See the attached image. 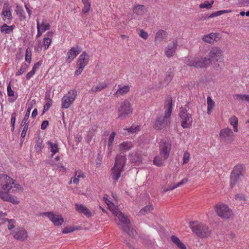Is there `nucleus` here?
<instances>
[{
    "label": "nucleus",
    "instance_id": "nucleus-60",
    "mask_svg": "<svg viewBox=\"0 0 249 249\" xmlns=\"http://www.w3.org/2000/svg\"><path fill=\"white\" fill-rule=\"evenodd\" d=\"M49 124V122L47 120L43 121L41 124V128L44 130L46 128Z\"/></svg>",
    "mask_w": 249,
    "mask_h": 249
},
{
    "label": "nucleus",
    "instance_id": "nucleus-35",
    "mask_svg": "<svg viewBox=\"0 0 249 249\" xmlns=\"http://www.w3.org/2000/svg\"><path fill=\"white\" fill-rule=\"evenodd\" d=\"M174 73L171 71H168L166 72L165 78L164 80V83L166 85L168 84L172 80L173 77H174Z\"/></svg>",
    "mask_w": 249,
    "mask_h": 249
},
{
    "label": "nucleus",
    "instance_id": "nucleus-16",
    "mask_svg": "<svg viewBox=\"0 0 249 249\" xmlns=\"http://www.w3.org/2000/svg\"><path fill=\"white\" fill-rule=\"evenodd\" d=\"M1 16L4 21L7 22V23H9L8 21H9V23L10 22L11 20H12L13 18V17L9 7L8 6H3L2 10Z\"/></svg>",
    "mask_w": 249,
    "mask_h": 249
},
{
    "label": "nucleus",
    "instance_id": "nucleus-9",
    "mask_svg": "<svg viewBox=\"0 0 249 249\" xmlns=\"http://www.w3.org/2000/svg\"><path fill=\"white\" fill-rule=\"evenodd\" d=\"M77 96V91L72 90L69 92L62 98V108H68L72 104Z\"/></svg>",
    "mask_w": 249,
    "mask_h": 249
},
{
    "label": "nucleus",
    "instance_id": "nucleus-29",
    "mask_svg": "<svg viewBox=\"0 0 249 249\" xmlns=\"http://www.w3.org/2000/svg\"><path fill=\"white\" fill-rule=\"evenodd\" d=\"M15 11L20 20H24L26 19L25 12L21 6L17 5L16 6Z\"/></svg>",
    "mask_w": 249,
    "mask_h": 249
},
{
    "label": "nucleus",
    "instance_id": "nucleus-27",
    "mask_svg": "<svg viewBox=\"0 0 249 249\" xmlns=\"http://www.w3.org/2000/svg\"><path fill=\"white\" fill-rule=\"evenodd\" d=\"M130 89L128 86H124L119 88V89L116 91L114 95L118 97L119 96L123 95L127 93Z\"/></svg>",
    "mask_w": 249,
    "mask_h": 249
},
{
    "label": "nucleus",
    "instance_id": "nucleus-44",
    "mask_svg": "<svg viewBox=\"0 0 249 249\" xmlns=\"http://www.w3.org/2000/svg\"><path fill=\"white\" fill-rule=\"evenodd\" d=\"M40 28L41 29L42 32H44L50 29V25L48 23L45 24V21H43L42 23L40 24Z\"/></svg>",
    "mask_w": 249,
    "mask_h": 249
},
{
    "label": "nucleus",
    "instance_id": "nucleus-31",
    "mask_svg": "<svg viewBox=\"0 0 249 249\" xmlns=\"http://www.w3.org/2000/svg\"><path fill=\"white\" fill-rule=\"evenodd\" d=\"M48 145L50 146L51 151L52 152V156H53L55 153L58 152L59 148L58 147V144L56 143H53L51 141H48Z\"/></svg>",
    "mask_w": 249,
    "mask_h": 249
},
{
    "label": "nucleus",
    "instance_id": "nucleus-48",
    "mask_svg": "<svg viewBox=\"0 0 249 249\" xmlns=\"http://www.w3.org/2000/svg\"><path fill=\"white\" fill-rule=\"evenodd\" d=\"M5 220H7V222H8V229L9 230H11L15 228L14 223L15 220L14 219H6Z\"/></svg>",
    "mask_w": 249,
    "mask_h": 249
},
{
    "label": "nucleus",
    "instance_id": "nucleus-14",
    "mask_svg": "<svg viewBox=\"0 0 249 249\" xmlns=\"http://www.w3.org/2000/svg\"><path fill=\"white\" fill-rule=\"evenodd\" d=\"M11 234L15 239L21 241H25L28 237L27 232L22 228L16 229L11 232Z\"/></svg>",
    "mask_w": 249,
    "mask_h": 249
},
{
    "label": "nucleus",
    "instance_id": "nucleus-26",
    "mask_svg": "<svg viewBox=\"0 0 249 249\" xmlns=\"http://www.w3.org/2000/svg\"><path fill=\"white\" fill-rule=\"evenodd\" d=\"M45 100L46 101V103L44 106L43 113H45L46 111L49 109L53 103V101L50 98V95L49 93L46 92Z\"/></svg>",
    "mask_w": 249,
    "mask_h": 249
},
{
    "label": "nucleus",
    "instance_id": "nucleus-43",
    "mask_svg": "<svg viewBox=\"0 0 249 249\" xmlns=\"http://www.w3.org/2000/svg\"><path fill=\"white\" fill-rule=\"evenodd\" d=\"M116 135V133L114 132H112L108 138L107 146L108 148L112 146V143L114 140L115 136Z\"/></svg>",
    "mask_w": 249,
    "mask_h": 249
},
{
    "label": "nucleus",
    "instance_id": "nucleus-17",
    "mask_svg": "<svg viewBox=\"0 0 249 249\" xmlns=\"http://www.w3.org/2000/svg\"><path fill=\"white\" fill-rule=\"evenodd\" d=\"M89 61V55L86 52H84L80 55L78 58L77 66H80L85 68V67L88 64Z\"/></svg>",
    "mask_w": 249,
    "mask_h": 249
},
{
    "label": "nucleus",
    "instance_id": "nucleus-25",
    "mask_svg": "<svg viewBox=\"0 0 249 249\" xmlns=\"http://www.w3.org/2000/svg\"><path fill=\"white\" fill-rule=\"evenodd\" d=\"M15 28V25H14L8 26L7 24L4 23L1 27L0 31L3 34H10L13 32Z\"/></svg>",
    "mask_w": 249,
    "mask_h": 249
},
{
    "label": "nucleus",
    "instance_id": "nucleus-6",
    "mask_svg": "<svg viewBox=\"0 0 249 249\" xmlns=\"http://www.w3.org/2000/svg\"><path fill=\"white\" fill-rule=\"evenodd\" d=\"M187 66L194 67L196 68H205L210 64V61L208 58L204 57H192L188 58L185 62Z\"/></svg>",
    "mask_w": 249,
    "mask_h": 249
},
{
    "label": "nucleus",
    "instance_id": "nucleus-20",
    "mask_svg": "<svg viewBox=\"0 0 249 249\" xmlns=\"http://www.w3.org/2000/svg\"><path fill=\"white\" fill-rule=\"evenodd\" d=\"M80 52L78 50V46L72 47L67 53L68 59L67 60L68 63H70Z\"/></svg>",
    "mask_w": 249,
    "mask_h": 249
},
{
    "label": "nucleus",
    "instance_id": "nucleus-22",
    "mask_svg": "<svg viewBox=\"0 0 249 249\" xmlns=\"http://www.w3.org/2000/svg\"><path fill=\"white\" fill-rule=\"evenodd\" d=\"M177 45V42L174 41L171 44L169 45L166 47L165 52V54L167 57H170L174 55Z\"/></svg>",
    "mask_w": 249,
    "mask_h": 249
},
{
    "label": "nucleus",
    "instance_id": "nucleus-46",
    "mask_svg": "<svg viewBox=\"0 0 249 249\" xmlns=\"http://www.w3.org/2000/svg\"><path fill=\"white\" fill-rule=\"evenodd\" d=\"M51 43V39L49 37H45L43 41V44L44 46L45 49L47 50Z\"/></svg>",
    "mask_w": 249,
    "mask_h": 249
},
{
    "label": "nucleus",
    "instance_id": "nucleus-61",
    "mask_svg": "<svg viewBox=\"0 0 249 249\" xmlns=\"http://www.w3.org/2000/svg\"><path fill=\"white\" fill-rule=\"evenodd\" d=\"M42 141L41 140L38 139L37 141V147H36V149L37 150H41L42 149Z\"/></svg>",
    "mask_w": 249,
    "mask_h": 249
},
{
    "label": "nucleus",
    "instance_id": "nucleus-15",
    "mask_svg": "<svg viewBox=\"0 0 249 249\" xmlns=\"http://www.w3.org/2000/svg\"><path fill=\"white\" fill-rule=\"evenodd\" d=\"M126 161V155L124 153L117 154L115 158V162L114 165L119 166L124 169Z\"/></svg>",
    "mask_w": 249,
    "mask_h": 249
},
{
    "label": "nucleus",
    "instance_id": "nucleus-54",
    "mask_svg": "<svg viewBox=\"0 0 249 249\" xmlns=\"http://www.w3.org/2000/svg\"><path fill=\"white\" fill-rule=\"evenodd\" d=\"M139 129V126H135L134 127H133V126H131L128 129H124V130H127L128 133H133L135 132L136 131V130Z\"/></svg>",
    "mask_w": 249,
    "mask_h": 249
},
{
    "label": "nucleus",
    "instance_id": "nucleus-38",
    "mask_svg": "<svg viewBox=\"0 0 249 249\" xmlns=\"http://www.w3.org/2000/svg\"><path fill=\"white\" fill-rule=\"evenodd\" d=\"M82 2L84 5V7L83 8L82 12L84 13H87L89 11L90 7V3L89 0H82Z\"/></svg>",
    "mask_w": 249,
    "mask_h": 249
},
{
    "label": "nucleus",
    "instance_id": "nucleus-57",
    "mask_svg": "<svg viewBox=\"0 0 249 249\" xmlns=\"http://www.w3.org/2000/svg\"><path fill=\"white\" fill-rule=\"evenodd\" d=\"M171 241L174 243H175L176 245H177L178 243L180 241L178 237H177V236H175V235H172L171 237Z\"/></svg>",
    "mask_w": 249,
    "mask_h": 249
},
{
    "label": "nucleus",
    "instance_id": "nucleus-1",
    "mask_svg": "<svg viewBox=\"0 0 249 249\" xmlns=\"http://www.w3.org/2000/svg\"><path fill=\"white\" fill-rule=\"evenodd\" d=\"M0 179L2 189L0 190V198L4 201L18 204L19 202L17 197L11 194L14 193V190L11 191L13 188L12 185L14 184V180L5 174L1 175Z\"/></svg>",
    "mask_w": 249,
    "mask_h": 249
},
{
    "label": "nucleus",
    "instance_id": "nucleus-30",
    "mask_svg": "<svg viewBox=\"0 0 249 249\" xmlns=\"http://www.w3.org/2000/svg\"><path fill=\"white\" fill-rule=\"evenodd\" d=\"M133 11L138 15H142L145 11V7L143 5H137L134 7Z\"/></svg>",
    "mask_w": 249,
    "mask_h": 249
},
{
    "label": "nucleus",
    "instance_id": "nucleus-33",
    "mask_svg": "<svg viewBox=\"0 0 249 249\" xmlns=\"http://www.w3.org/2000/svg\"><path fill=\"white\" fill-rule=\"evenodd\" d=\"M229 121L230 123V124L233 126V130L234 132H237L238 131V128H237V125L238 123V120L237 118L235 116H231L230 119Z\"/></svg>",
    "mask_w": 249,
    "mask_h": 249
},
{
    "label": "nucleus",
    "instance_id": "nucleus-34",
    "mask_svg": "<svg viewBox=\"0 0 249 249\" xmlns=\"http://www.w3.org/2000/svg\"><path fill=\"white\" fill-rule=\"evenodd\" d=\"M97 129L96 125L92 126L89 130L87 135V140L89 142L94 135V133Z\"/></svg>",
    "mask_w": 249,
    "mask_h": 249
},
{
    "label": "nucleus",
    "instance_id": "nucleus-40",
    "mask_svg": "<svg viewBox=\"0 0 249 249\" xmlns=\"http://www.w3.org/2000/svg\"><path fill=\"white\" fill-rule=\"evenodd\" d=\"M153 163L156 166H161L163 164V160L162 158L156 156L153 160Z\"/></svg>",
    "mask_w": 249,
    "mask_h": 249
},
{
    "label": "nucleus",
    "instance_id": "nucleus-5",
    "mask_svg": "<svg viewBox=\"0 0 249 249\" xmlns=\"http://www.w3.org/2000/svg\"><path fill=\"white\" fill-rule=\"evenodd\" d=\"M188 104L187 103L184 107H182L179 108L181 125L184 128H189L193 122L191 114L187 110V108H189Z\"/></svg>",
    "mask_w": 249,
    "mask_h": 249
},
{
    "label": "nucleus",
    "instance_id": "nucleus-52",
    "mask_svg": "<svg viewBox=\"0 0 249 249\" xmlns=\"http://www.w3.org/2000/svg\"><path fill=\"white\" fill-rule=\"evenodd\" d=\"M74 231V229L72 227H66L62 230V233L64 234L68 233Z\"/></svg>",
    "mask_w": 249,
    "mask_h": 249
},
{
    "label": "nucleus",
    "instance_id": "nucleus-47",
    "mask_svg": "<svg viewBox=\"0 0 249 249\" xmlns=\"http://www.w3.org/2000/svg\"><path fill=\"white\" fill-rule=\"evenodd\" d=\"M200 8H206L210 9L212 8V5L209 4V1H205L204 3H201L199 6Z\"/></svg>",
    "mask_w": 249,
    "mask_h": 249
},
{
    "label": "nucleus",
    "instance_id": "nucleus-37",
    "mask_svg": "<svg viewBox=\"0 0 249 249\" xmlns=\"http://www.w3.org/2000/svg\"><path fill=\"white\" fill-rule=\"evenodd\" d=\"M132 146L130 142H124L119 145L120 148L123 150H129Z\"/></svg>",
    "mask_w": 249,
    "mask_h": 249
},
{
    "label": "nucleus",
    "instance_id": "nucleus-24",
    "mask_svg": "<svg viewBox=\"0 0 249 249\" xmlns=\"http://www.w3.org/2000/svg\"><path fill=\"white\" fill-rule=\"evenodd\" d=\"M122 229L132 238H135L137 235V231L131 228V224L124 225L122 227Z\"/></svg>",
    "mask_w": 249,
    "mask_h": 249
},
{
    "label": "nucleus",
    "instance_id": "nucleus-41",
    "mask_svg": "<svg viewBox=\"0 0 249 249\" xmlns=\"http://www.w3.org/2000/svg\"><path fill=\"white\" fill-rule=\"evenodd\" d=\"M32 108V107L31 106H29L28 107L27 111L26 112V114L24 117L23 119L21 121L22 124H23V123H24V124H25V123H26V122H29L28 121V119H29V118L30 116V111H31Z\"/></svg>",
    "mask_w": 249,
    "mask_h": 249
},
{
    "label": "nucleus",
    "instance_id": "nucleus-55",
    "mask_svg": "<svg viewBox=\"0 0 249 249\" xmlns=\"http://www.w3.org/2000/svg\"><path fill=\"white\" fill-rule=\"evenodd\" d=\"M37 34L36 35V37H39L41 36L42 32L41 29L40 28V23L38 20L37 21Z\"/></svg>",
    "mask_w": 249,
    "mask_h": 249
},
{
    "label": "nucleus",
    "instance_id": "nucleus-21",
    "mask_svg": "<svg viewBox=\"0 0 249 249\" xmlns=\"http://www.w3.org/2000/svg\"><path fill=\"white\" fill-rule=\"evenodd\" d=\"M75 207L76 210L81 213H83L88 217H90L91 216V213L89 211V210L83 205L81 204L75 203Z\"/></svg>",
    "mask_w": 249,
    "mask_h": 249
},
{
    "label": "nucleus",
    "instance_id": "nucleus-3",
    "mask_svg": "<svg viewBox=\"0 0 249 249\" xmlns=\"http://www.w3.org/2000/svg\"><path fill=\"white\" fill-rule=\"evenodd\" d=\"M193 231L200 238L207 237L210 236L211 231L208 226L197 221H190L189 223Z\"/></svg>",
    "mask_w": 249,
    "mask_h": 249
},
{
    "label": "nucleus",
    "instance_id": "nucleus-51",
    "mask_svg": "<svg viewBox=\"0 0 249 249\" xmlns=\"http://www.w3.org/2000/svg\"><path fill=\"white\" fill-rule=\"evenodd\" d=\"M7 89L8 96L9 97L13 96L14 95V92L11 89L10 83H9L8 86H7Z\"/></svg>",
    "mask_w": 249,
    "mask_h": 249
},
{
    "label": "nucleus",
    "instance_id": "nucleus-10",
    "mask_svg": "<svg viewBox=\"0 0 249 249\" xmlns=\"http://www.w3.org/2000/svg\"><path fill=\"white\" fill-rule=\"evenodd\" d=\"M219 138L221 142L231 143L234 140V135L231 129L227 127L220 130Z\"/></svg>",
    "mask_w": 249,
    "mask_h": 249
},
{
    "label": "nucleus",
    "instance_id": "nucleus-59",
    "mask_svg": "<svg viewBox=\"0 0 249 249\" xmlns=\"http://www.w3.org/2000/svg\"><path fill=\"white\" fill-rule=\"evenodd\" d=\"M29 122H26L25 124H22V122L20 123V125L24 126L23 130L27 131L29 128Z\"/></svg>",
    "mask_w": 249,
    "mask_h": 249
},
{
    "label": "nucleus",
    "instance_id": "nucleus-11",
    "mask_svg": "<svg viewBox=\"0 0 249 249\" xmlns=\"http://www.w3.org/2000/svg\"><path fill=\"white\" fill-rule=\"evenodd\" d=\"M215 209L218 215L222 218H229L231 215V211L226 205H216Z\"/></svg>",
    "mask_w": 249,
    "mask_h": 249
},
{
    "label": "nucleus",
    "instance_id": "nucleus-18",
    "mask_svg": "<svg viewBox=\"0 0 249 249\" xmlns=\"http://www.w3.org/2000/svg\"><path fill=\"white\" fill-rule=\"evenodd\" d=\"M168 34L167 32L163 30H159L156 34L155 36V44H158L162 40L167 39Z\"/></svg>",
    "mask_w": 249,
    "mask_h": 249
},
{
    "label": "nucleus",
    "instance_id": "nucleus-4",
    "mask_svg": "<svg viewBox=\"0 0 249 249\" xmlns=\"http://www.w3.org/2000/svg\"><path fill=\"white\" fill-rule=\"evenodd\" d=\"M245 173V167L243 164H237L234 167L230 176V186L232 188L238 182Z\"/></svg>",
    "mask_w": 249,
    "mask_h": 249
},
{
    "label": "nucleus",
    "instance_id": "nucleus-58",
    "mask_svg": "<svg viewBox=\"0 0 249 249\" xmlns=\"http://www.w3.org/2000/svg\"><path fill=\"white\" fill-rule=\"evenodd\" d=\"M16 115L17 114H16V112H13L12 114V117H11V125H15Z\"/></svg>",
    "mask_w": 249,
    "mask_h": 249
},
{
    "label": "nucleus",
    "instance_id": "nucleus-7",
    "mask_svg": "<svg viewBox=\"0 0 249 249\" xmlns=\"http://www.w3.org/2000/svg\"><path fill=\"white\" fill-rule=\"evenodd\" d=\"M132 110L130 102L127 100H124L118 108V118L121 119L126 118L132 113Z\"/></svg>",
    "mask_w": 249,
    "mask_h": 249
},
{
    "label": "nucleus",
    "instance_id": "nucleus-42",
    "mask_svg": "<svg viewBox=\"0 0 249 249\" xmlns=\"http://www.w3.org/2000/svg\"><path fill=\"white\" fill-rule=\"evenodd\" d=\"M234 98L236 99H239L243 101H246L249 102V95L236 94L234 96Z\"/></svg>",
    "mask_w": 249,
    "mask_h": 249
},
{
    "label": "nucleus",
    "instance_id": "nucleus-12",
    "mask_svg": "<svg viewBox=\"0 0 249 249\" xmlns=\"http://www.w3.org/2000/svg\"><path fill=\"white\" fill-rule=\"evenodd\" d=\"M41 215L48 217L55 226H61L64 222L61 215L54 214L53 212H45Z\"/></svg>",
    "mask_w": 249,
    "mask_h": 249
},
{
    "label": "nucleus",
    "instance_id": "nucleus-2",
    "mask_svg": "<svg viewBox=\"0 0 249 249\" xmlns=\"http://www.w3.org/2000/svg\"><path fill=\"white\" fill-rule=\"evenodd\" d=\"M164 107L166 108L164 116L158 118L154 124V127L156 129H162L170 124V116L172 111V98L171 96L166 97Z\"/></svg>",
    "mask_w": 249,
    "mask_h": 249
},
{
    "label": "nucleus",
    "instance_id": "nucleus-45",
    "mask_svg": "<svg viewBox=\"0 0 249 249\" xmlns=\"http://www.w3.org/2000/svg\"><path fill=\"white\" fill-rule=\"evenodd\" d=\"M31 52L27 48L26 50V55H25V60L28 63H30L31 60Z\"/></svg>",
    "mask_w": 249,
    "mask_h": 249
},
{
    "label": "nucleus",
    "instance_id": "nucleus-28",
    "mask_svg": "<svg viewBox=\"0 0 249 249\" xmlns=\"http://www.w3.org/2000/svg\"><path fill=\"white\" fill-rule=\"evenodd\" d=\"M116 216L118 217L120 221L125 225L131 224L129 219L127 216H125L124 214L120 211L116 213Z\"/></svg>",
    "mask_w": 249,
    "mask_h": 249
},
{
    "label": "nucleus",
    "instance_id": "nucleus-39",
    "mask_svg": "<svg viewBox=\"0 0 249 249\" xmlns=\"http://www.w3.org/2000/svg\"><path fill=\"white\" fill-rule=\"evenodd\" d=\"M107 85L105 83H102L96 86L93 87L91 89V91L92 92L100 91L103 90V89H105Z\"/></svg>",
    "mask_w": 249,
    "mask_h": 249
},
{
    "label": "nucleus",
    "instance_id": "nucleus-64",
    "mask_svg": "<svg viewBox=\"0 0 249 249\" xmlns=\"http://www.w3.org/2000/svg\"><path fill=\"white\" fill-rule=\"evenodd\" d=\"M176 245L180 249H186L185 246L181 241L178 242Z\"/></svg>",
    "mask_w": 249,
    "mask_h": 249
},
{
    "label": "nucleus",
    "instance_id": "nucleus-62",
    "mask_svg": "<svg viewBox=\"0 0 249 249\" xmlns=\"http://www.w3.org/2000/svg\"><path fill=\"white\" fill-rule=\"evenodd\" d=\"M235 199L236 200H245V196L242 194H236L235 196Z\"/></svg>",
    "mask_w": 249,
    "mask_h": 249
},
{
    "label": "nucleus",
    "instance_id": "nucleus-50",
    "mask_svg": "<svg viewBox=\"0 0 249 249\" xmlns=\"http://www.w3.org/2000/svg\"><path fill=\"white\" fill-rule=\"evenodd\" d=\"M190 157V154L188 152L185 151L183 155V164L187 163L189 160Z\"/></svg>",
    "mask_w": 249,
    "mask_h": 249
},
{
    "label": "nucleus",
    "instance_id": "nucleus-32",
    "mask_svg": "<svg viewBox=\"0 0 249 249\" xmlns=\"http://www.w3.org/2000/svg\"><path fill=\"white\" fill-rule=\"evenodd\" d=\"M153 209L152 205H148L142 208L139 213V215H143L147 214Z\"/></svg>",
    "mask_w": 249,
    "mask_h": 249
},
{
    "label": "nucleus",
    "instance_id": "nucleus-63",
    "mask_svg": "<svg viewBox=\"0 0 249 249\" xmlns=\"http://www.w3.org/2000/svg\"><path fill=\"white\" fill-rule=\"evenodd\" d=\"M231 12V10H220V11H217V14L218 16H219L221 15L222 14L230 13Z\"/></svg>",
    "mask_w": 249,
    "mask_h": 249
},
{
    "label": "nucleus",
    "instance_id": "nucleus-53",
    "mask_svg": "<svg viewBox=\"0 0 249 249\" xmlns=\"http://www.w3.org/2000/svg\"><path fill=\"white\" fill-rule=\"evenodd\" d=\"M140 36L144 39H146L148 36V33L143 30H141L140 33L139 34Z\"/></svg>",
    "mask_w": 249,
    "mask_h": 249
},
{
    "label": "nucleus",
    "instance_id": "nucleus-36",
    "mask_svg": "<svg viewBox=\"0 0 249 249\" xmlns=\"http://www.w3.org/2000/svg\"><path fill=\"white\" fill-rule=\"evenodd\" d=\"M207 113L210 114L212 109L213 108L214 106V102L211 99L210 97H208L207 98Z\"/></svg>",
    "mask_w": 249,
    "mask_h": 249
},
{
    "label": "nucleus",
    "instance_id": "nucleus-13",
    "mask_svg": "<svg viewBox=\"0 0 249 249\" xmlns=\"http://www.w3.org/2000/svg\"><path fill=\"white\" fill-rule=\"evenodd\" d=\"M171 148V144L170 142L164 141L160 142V155L162 157L164 160L168 159Z\"/></svg>",
    "mask_w": 249,
    "mask_h": 249
},
{
    "label": "nucleus",
    "instance_id": "nucleus-8",
    "mask_svg": "<svg viewBox=\"0 0 249 249\" xmlns=\"http://www.w3.org/2000/svg\"><path fill=\"white\" fill-rule=\"evenodd\" d=\"M223 54V51L217 47H213L210 50L209 53V57L208 58L210 63H213V67H218L219 65L216 62L221 59Z\"/></svg>",
    "mask_w": 249,
    "mask_h": 249
},
{
    "label": "nucleus",
    "instance_id": "nucleus-56",
    "mask_svg": "<svg viewBox=\"0 0 249 249\" xmlns=\"http://www.w3.org/2000/svg\"><path fill=\"white\" fill-rule=\"evenodd\" d=\"M84 69V67H83L77 66V69L75 71V74L77 75H80Z\"/></svg>",
    "mask_w": 249,
    "mask_h": 249
},
{
    "label": "nucleus",
    "instance_id": "nucleus-49",
    "mask_svg": "<svg viewBox=\"0 0 249 249\" xmlns=\"http://www.w3.org/2000/svg\"><path fill=\"white\" fill-rule=\"evenodd\" d=\"M27 66L25 64L24 65H22L20 69L18 71V72L17 73V75H19L25 72L27 70Z\"/></svg>",
    "mask_w": 249,
    "mask_h": 249
},
{
    "label": "nucleus",
    "instance_id": "nucleus-23",
    "mask_svg": "<svg viewBox=\"0 0 249 249\" xmlns=\"http://www.w3.org/2000/svg\"><path fill=\"white\" fill-rule=\"evenodd\" d=\"M217 34L212 33L204 36L202 37V39L205 42L213 44L214 41L216 42L219 39V38L217 36Z\"/></svg>",
    "mask_w": 249,
    "mask_h": 249
},
{
    "label": "nucleus",
    "instance_id": "nucleus-19",
    "mask_svg": "<svg viewBox=\"0 0 249 249\" xmlns=\"http://www.w3.org/2000/svg\"><path fill=\"white\" fill-rule=\"evenodd\" d=\"M123 170V169L121 168L119 166H116V165H114L111 168V177L114 182H116L118 180L120 177L121 173Z\"/></svg>",
    "mask_w": 249,
    "mask_h": 249
}]
</instances>
